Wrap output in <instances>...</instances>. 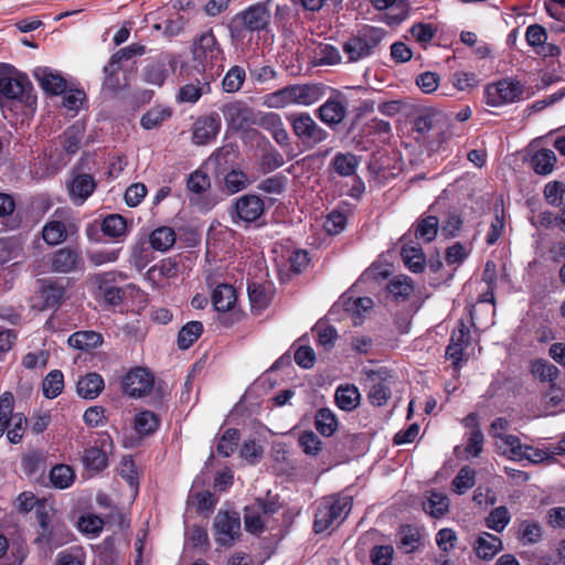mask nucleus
Here are the masks:
<instances>
[{
    "label": "nucleus",
    "mask_w": 565,
    "mask_h": 565,
    "mask_svg": "<svg viewBox=\"0 0 565 565\" xmlns=\"http://www.w3.org/2000/svg\"><path fill=\"white\" fill-rule=\"evenodd\" d=\"M274 0H262L236 12L226 24L232 46L243 53L256 52L262 34L271 29Z\"/></svg>",
    "instance_id": "nucleus-1"
},
{
    "label": "nucleus",
    "mask_w": 565,
    "mask_h": 565,
    "mask_svg": "<svg viewBox=\"0 0 565 565\" xmlns=\"http://www.w3.org/2000/svg\"><path fill=\"white\" fill-rule=\"evenodd\" d=\"M329 87L322 83L291 84L266 96V104L273 108L289 105L310 106L321 100Z\"/></svg>",
    "instance_id": "nucleus-2"
},
{
    "label": "nucleus",
    "mask_w": 565,
    "mask_h": 565,
    "mask_svg": "<svg viewBox=\"0 0 565 565\" xmlns=\"http://www.w3.org/2000/svg\"><path fill=\"white\" fill-rule=\"evenodd\" d=\"M353 505L350 495H330L323 498L317 505L313 520V531L319 534L332 526H339L347 518Z\"/></svg>",
    "instance_id": "nucleus-3"
},
{
    "label": "nucleus",
    "mask_w": 565,
    "mask_h": 565,
    "mask_svg": "<svg viewBox=\"0 0 565 565\" xmlns=\"http://www.w3.org/2000/svg\"><path fill=\"white\" fill-rule=\"evenodd\" d=\"M14 395L7 391L0 395V438L3 435L12 445L22 441L28 428V417L21 412H14Z\"/></svg>",
    "instance_id": "nucleus-4"
},
{
    "label": "nucleus",
    "mask_w": 565,
    "mask_h": 565,
    "mask_svg": "<svg viewBox=\"0 0 565 565\" xmlns=\"http://www.w3.org/2000/svg\"><path fill=\"white\" fill-rule=\"evenodd\" d=\"M386 32L382 28L364 25L356 34L350 36L342 45L349 63L369 57L384 39Z\"/></svg>",
    "instance_id": "nucleus-5"
},
{
    "label": "nucleus",
    "mask_w": 565,
    "mask_h": 565,
    "mask_svg": "<svg viewBox=\"0 0 565 565\" xmlns=\"http://www.w3.org/2000/svg\"><path fill=\"white\" fill-rule=\"evenodd\" d=\"M0 94L11 105H21L29 109H34L36 106L33 85L22 73H17L13 77L0 76Z\"/></svg>",
    "instance_id": "nucleus-6"
},
{
    "label": "nucleus",
    "mask_w": 565,
    "mask_h": 565,
    "mask_svg": "<svg viewBox=\"0 0 565 565\" xmlns=\"http://www.w3.org/2000/svg\"><path fill=\"white\" fill-rule=\"evenodd\" d=\"M212 305L218 312L217 321L225 328H232L243 319L242 310L236 308V289L230 284H218L211 296Z\"/></svg>",
    "instance_id": "nucleus-7"
},
{
    "label": "nucleus",
    "mask_w": 565,
    "mask_h": 565,
    "mask_svg": "<svg viewBox=\"0 0 565 565\" xmlns=\"http://www.w3.org/2000/svg\"><path fill=\"white\" fill-rule=\"evenodd\" d=\"M114 441L107 431L97 433L93 445L84 450L83 466L88 477H95L109 466L108 456L113 454Z\"/></svg>",
    "instance_id": "nucleus-8"
},
{
    "label": "nucleus",
    "mask_w": 565,
    "mask_h": 565,
    "mask_svg": "<svg viewBox=\"0 0 565 565\" xmlns=\"http://www.w3.org/2000/svg\"><path fill=\"white\" fill-rule=\"evenodd\" d=\"M295 136L308 148L326 141L330 135L308 113H295L287 117Z\"/></svg>",
    "instance_id": "nucleus-9"
},
{
    "label": "nucleus",
    "mask_w": 565,
    "mask_h": 565,
    "mask_svg": "<svg viewBox=\"0 0 565 565\" xmlns=\"http://www.w3.org/2000/svg\"><path fill=\"white\" fill-rule=\"evenodd\" d=\"M348 107L349 100L347 96L337 92L315 110V115L331 130L338 131L339 127L343 125L349 117Z\"/></svg>",
    "instance_id": "nucleus-10"
},
{
    "label": "nucleus",
    "mask_w": 565,
    "mask_h": 565,
    "mask_svg": "<svg viewBox=\"0 0 565 565\" xmlns=\"http://www.w3.org/2000/svg\"><path fill=\"white\" fill-rule=\"evenodd\" d=\"M191 52L193 60L202 70L224 60V51L212 29L193 40Z\"/></svg>",
    "instance_id": "nucleus-11"
},
{
    "label": "nucleus",
    "mask_w": 565,
    "mask_h": 565,
    "mask_svg": "<svg viewBox=\"0 0 565 565\" xmlns=\"http://www.w3.org/2000/svg\"><path fill=\"white\" fill-rule=\"evenodd\" d=\"M215 541L224 547H231L241 536V518L235 511H218L214 518Z\"/></svg>",
    "instance_id": "nucleus-12"
},
{
    "label": "nucleus",
    "mask_w": 565,
    "mask_h": 565,
    "mask_svg": "<svg viewBox=\"0 0 565 565\" xmlns=\"http://www.w3.org/2000/svg\"><path fill=\"white\" fill-rule=\"evenodd\" d=\"M223 117L234 131H245L255 124L256 113L243 100H234L221 107Z\"/></svg>",
    "instance_id": "nucleus-13"
},
{
    "label": "nucleus",
    "mask_w": 565,
    "mask_h": 565,
    "mask_svg": "<svg viewBox=\"0 0 565 565\" xmlns=\"http://www.w3.org/2000/svg\"><path fill=\"white\" fill-rule=\"evenodd\" d=\"M154 385L153 374L146 367L136 366L121 379L124 394L138 398L148 394Z\"/></svg>",
    "instance_id": "nucleus-14"
},
{
    "label": "nucleus",
    "mask_w": 565,
    "mask_h": 565,
    "mask_svg": "<svg viewBox=\"0 0 565 565\" xmlns=\"http://www.w3.org/2000/svg\"><path fill=\"white\" fill-rule=\"evenodd\" d=\"M50 268L54 273L70 274L84 269V258L78 247L66 246L49 256Z\"/></svg>",
    "instance_id": "nucleus-15"
},
{
    "label": "nucleus",
    "mask_w": 565,
    "mask_h": 565,
    "mask_svg": "<svg viewBox=\"0 0 565 565\" xmlns=\"http://www.w3.org/2000/svg\"><path fill=\"white\" fill-rule=\"evenodd\" d=\"M523 87L519 82L502 79L491 84L486 89V98L488 105L500 106L503 104L514 103L522 97Z\"/></svg>",
    "instance_id": "nucleus-16"
},
{
    "label": "nucleus",
    "mask_w": 565,
    "mask_h": 565,
    "mask_svg": "<svg viewBox=\"0 0 565 565\" xmlns=\"http://www.w3.org/2000/svg\"><path fill=\"white\" fill-rule=\"evenodd\" d=\"M222 121L217 113L199 117L192 125V141L204 146L214 141L221 131Z\"/></svg>",
    "instance_id": "nucleus-17"
},
{
    "label": "nucleus",
    "mask_w": 565,
    "mask_h": 565,
    "mask_svg": "<svg viewBox=\"0 0 565 565\" xmlns=\"http://www.w3.org/2000/svg\"><path fill=\"white\" fill-rule=\"evenodd\" d=\"M365 386L367 387V397L372 405L383 406L387 402L388 390V370L380 367L366 372Z\"/></svg>",
    "instance_id": "nucleus-18"
},
{
    "label": "nucleus",
    "mask_w": 565,
    "mask_h": 565,
    "mask_svg": "<svg viewBox=\"0 0 565 565\" xmlns=\"http://www.w3.org/2000/svg\"><path fill=\"white\" fill-rule=\"evenodd\" d=\"M73 540V534L68 527L60 521H53L47 524V527L40 529L34 543L44 545L49 548H57L70 543Z\"/></svg>",
    "instance_id": "nucleus-19"
},
{
    "label": "nucleus",
    "mask_w": 565,
    "mask_h": 565,
    "mask_svg": "<svg viewBox=\"0 0 565 565\" xmlns=\"http://www.w3.org/2000/svg\"><path fill=\"white\" fill-rule=\"evenodd\" d=\"M235 223L244 222V223H253L257 221L265 211V204L260 196L256 194H244L239 196L234 205Z\"/></svg>",
    "instance_id": "nucleus-20"
},
{
    "label": "nucleus",
    "mask_w": 565,
    "mask_h": 565,
    "mask_svg": "<svg viewBox=\"0 0 565 565\" xmlns=\"http://www.w3.org/2000/svg\"><path fill=\"white\" fill-rule=\"evenodd\" d=\"M95 178L89 173H77L67 183L71 201L75 205H82L96 190Z\"/></svg>",
    "instance_id": "nucleus-21"
},
{
    "label": "nucleus",
    "mask_w": 565,
    "mask_h": 565,
    "mask_svg": "<svg viewBox=\"0 0 565 565\" xmlns=\"http://www.w3.org/2000/svg\"><path fill=\"white\" fill-rule=\"evenodd\" d=\"M33 76L47 95L57 96L66 90V79L60 73L53 72L50 67H36L33 71Z\"/></svg>",
    "instance_id": "nucleus-22"
},
{
    "label": "nucleus",
    "mask_w": 565,
    "mask_h": 565,
    "mask_svg": "<svg viewBox=\"0 0 565 565\" xmlns=\"http://www.w3.org/2000/svg\"><path fill=\"white\" fill-rule=\"evenodd\" d=\"M424 535L419 526L405 524L396 533V547L405 554H412L423 545Z\"/></svg>",
    "instance_id": "nucleus-23"
},
{
    "label": "nucleus",
    "mask_w": 565,
    "mask_h": 565,
    "mask_svg": "<svg viewBox=\"0 0 565 565\" xmlns=\"http://www.w3.org/2000/svg\"><path fill=\"white\" fill-rule=\"evenodd\" d=\"M66 289L64 284L54 278L43 279L39 290L44 309L57 308L61 306Z\"/></svg>",
    "instance_id": "nucleus-24"
},
{
    "label": "nucleus",
    "mask_w": 565,
    "mask_h": 565,
    "mask_svg": "<svg viewBox=\"0 0 565 565\" xmlns=\"http://www.w3.org/2000/svg\"><path fill=\"white\" fill-rule=\"evenodd\" d=\"M85 134L86 124L84 120H76L71 126H68L58 137L63 151L68 156H74L81 149Z\"/></svg>",
    "instance_id": "nucleus-25"
},
{
    "label": "nucleus",
    "mask_w": 565,
    "mask_h": 565,
    "mask_svg": "<svg viewBox=\"0 0 565 565\" xmlns=\"http://www.w3.org/2000/svg\"><path fill=\"white\" fill-rule=\"evenodd\" d=\"M105 388L103 376L96 372H89L79 376L76 383V393L85 399H95Z\"/></svg>",
    "instance_id": "nucleus-26"
},
{
    "label": "nucleus",
    "mask_w": 565,
    "mask_h": 565,
    "mask_svg": "<svg viewBox=\"0 0 565 565\" xmlns=\"http://www.w3.org/2000/svg\"><path fill=\"white\" fill-rule=\"evenodd\" d=\"M374 301L370 297H343V308L352 319L354 326H360L365 315L372 310Z\"/></svg>",
    "instance_id": "nucleus-27"
},
{
    "label": "nucleus",
    "mask_w": 565,
    "mask_h": 565,
    "mask_svg": "<svg viewBox=\"0 0 565 565\" xmlns=\"http://www.w3.org/2000/svg\"><path fill=\"white\" fill-rule=\"evenodd\" d=\"M473 548L479 558L490 561L503 550V543L500 537L482 532L477 537Z\"/></svg>",
    "instance_id": "nucleus-28"
},
{
    "label": "nucleus",
    "mask_w": 565,
    "mask_h": 565,
    "mask_svg": "<svg viewBox=\"0 0 565 565\" xmlns=\"http://www.w3.org/2000/svg\"><path fill=\"white\" fill-rule=\"evenodd\" d=\"M361 279L370 284H379L385 292H388V262L385 253L374 262L361 276Z\"/></svg>",
    "instance_id": "nucleus-29"
},
{
    "label": "nucleus",
    "mask_w": 565,
    "mask_h": 565,
    "mask_svg": "<svg viewBox=\"0 0 565 565\" xmlns=\"http://www.w3.org/2000/svg\"><path fill=\"white\" fill-rule=\"evenodd\" d=\"M418 110L417 106L411 100H391V117H396L397 130L404 131V128L412 124Z\"/></svg>",
    "instance_id": "nucleus-30"
},
{
    "label": "nucleus",
    "mask_w": 565,
    "mask_h": 565,
    "mask_svg": "<svg viewBox=\"0 0 565 565\" xmlns=\"http://www.w3.org/2000/svg\"><path fill=\"white\" fill-rule=\"evenodd\" d=\"M211 93V84L206 76L202 79H196L195 83H190L181 86L177 95L179 103H196L203 95Z\"/></svg>",
    "instance_id": "nucleus-31"
},
{
    "label": "nucleus",
    "mask_w": 565,
    "mask_h": 565,
    "mask_svg": "<svg viewBox=\"0 0 565 565\" xmlns=\"http://www.w3.org/2000/svg\"><path fill=\"white\" fill-rule=\"evenodd\" d=\"M360 159L352 152H337L330 162V169L339 177H352L356 173Z\"/></svg>",
    "instance_id": "nucleus-32"
},
{
    "label": "nucleus",
    "mask_w": 565,
    "mask_h": 565,
    "mask_svg": "<svg viewBox=\"0 0 565 565\" xmlns=\"http://www.w3.org/2000/svg\"><path fill=\"white\" fill-rule=\"evenodd\" d=\"M404 265L412 273H423L426 267V256L418 244L404 245L401 249Z\"/></svg>",
    "instance_id": "nucleus-33"
},
{
    "label": "nucleus",
    "mask_w": 565,
    "mask_h": 565,
    "mask_svg": "<svg viewBox=\"0 0 565 565\" xmlns=\"http://www.w3.org/2000/svg\"><path fill=\"white\" fill-rule=\"evenodd\" d=\"M247 294L252 310L262 311L271 302V294L264 284L252 281L247 284Z\"/></svg>",
    "instance_id": "nucleus-34"
},
{
    "label": "nucleus",
    "mask_w": 565,
    "mask_h": 565,
    "mask_svg": "<svg viewBox=\"0 0 565 565\" xmlns=\"http://www.w3.org/2000/svg\"><path fill=\"white\" fill-rule=\"evenodd\" d=\"M177 241V234L172 227L160 226L149 234L150 247L158 252L169 250Z\"/></svg>",
    "instance_id": "nucleus-35"
},
{
    "label": "nucleus",
    "mask_w": 565,
    "mask_h": 565,
    "mask_svg": "<svg viewBox=\"0 0 565 565\" xmlns=\"http://www.w3.org/2000/svg\"><path fill=\"white\" fill-rule=\"evenodd\" d=\"M204 331L203 323L201 321H189L178 332L177 344L180 350L190 349L202 335Z\"/></svg>",
    "instance_id": "nucleus-36"
},
{
    "label": "nucleus",
    "mask_w": 565,
    "mask_h": 565,
    "mask_svg": "<svg viewBox=\"0 0 565 565\" xmlns=\"http://www.w3.org/2000/svg\"><path fill=\"white\" fill-rule=\"evenodd\" d=\"M172 116V109L168 106L156 105L147 110L141 119L140 125L146 130L158 128L163 121Z\"/></svg>",
    "instance_id": "nucleus-37"
},
{
    "label": "nucleus",
    "mask_w": 565,
    "mask_h": 565,
    "mask_svg": "<svg viewBox=\"0 0 565 565\" xmlns=\"http://www.w3.org/2000/svg\"><path fill=\"white\" fill-rule=\"evenodd\" d=\"M100 230L104 235L120 239L127 234V221L120 214H109L103 218Z\"/></svg>",
    "instance_id": "nucleus-38"
},
{
    "label": "nucleus",
    "mask_w": 565,
    "mask_h": 565,
    "mask_svg": "<svg viewBox=\"0 0 565 565\" xmlns=\"http://www.w3.org/2000/svg\"><path fill=\"white\" fill-rule=\"evenodd\" d=\"M64 390V374L61 370L50 371L42 381V393L47 399L56 398Z\"/></svg>",
    "instance_id": "nucleus-39"
},
{
    "label": "nucleus",
    "mask_w": 565,
    "mask_h": 565,
    "mask_svg": "<svg viewBox=\"0 0 565 565\" xmlns=\"http://www.w3.org/2000/svg\"><path fill=\"white\" fill-rule=\"evenodd\" d=\"M315 426L322 436L330 437L338 428V419L330 408L322 407L316 413Z\"/></svg>",
    "instance_id": "nucleus-40"
},
{
    "label": "nucleus",
    "mask_w": 565,
    "mask_h": 565,
    "mask_svg": "<svg viewBox=\"0 0 565 565\" xmlns=\"http://www.w3.org/2000/svg\"><path fill=\"white\" fill-rule=\"evenodd\" d=\"M50 481L56 489H67L75 481L73 468L65 463H57L50 471Z\"/></svg>",
    "instance_id": "nucleus-41"
},
{
    "label": "nucleus",
    "mask_w": 565,
    "mask_h": 565,
    "mask_svg": "<svg viewBox=\"0 0 565 565\" xmlns=\"http://www.w3.org/2000/svg\"><path fill=\"white\" fill-rule=\"evenodd\" d=\"M424 510L433 518H441L449 510V499L441 492L429 491L424 502Z\"/></svg>",
    "instance_id": "nucleus-42"
},
{
    "label": "nucleus",
    "mask_w": 565,
    "mask_h": 565,
    "mask_svg": "<svg viewBox=\"0 0 565 565\" xmlns=\"http://www.w3.org/2000/svg\"><path fill=\"white\" fill-rule=\"evenodd\" d=\"M42 237L49 245H58L66 241L67 230L62 221L51 220L42 228Z\"/></svg>",
    "instance_id": "nucleus-43"
},
{
    "label": "nucleus",
    "mask_w": 565,
    "mask_h": 565,
    "mask_svg": "<svg viewBox=\"0 0 565 565\" xmlns=\"http://www.w3.org/2000/svg\"><path fill=\"white\" fill-rule=\"evenodd\" d=\"M495 447L501 455L507 456L512 460H516L521 456L523 445L521 444L519 437L503 434L495 439Z\"/></svg>",
    "instance_id": "nucleus-44"
},
{
    "label": "nucleus",
    "mask_w": 565,
    "mask_h": 565,
    "mask_svg": "<svg viewBox=\"0 0 565 565\" xmlns=\"http://www.w3.org/2000/svg\"><path fill=\"white\" fill-rule=\"evenodd\" d=\"M102 342V334L95 331H77L68 339V343L72 347L85 351L97 348Z\"/></svg>",
    "instance_id": "nucleus-45"
},
{
    "label": "nucleus",
    "mask_w": 565,
    "mask_h": 565,
    "mask_svg": "<svg viewBox=\"0 0 565 565\" xmlns=\"http://www.w3.org/2000/svg\"><path fill=\"white\" fill-rule=\"evenodd\" d=\"M360 392L354 385L340 386L335 392V403L343 411H352L358 407Z\"/></svg>",
    "instance_id": "nucleus-46"
},
{
    "label": "nucleus",
    "mask_w": 565,
    "mask_h": 565,
    "mask_svg": "<svg viewBox=\"0 0 565 565\" xmlns=\"http://www.w3.org/2000/svg\"><path fill=\"white\" fill-rule=\"evenodd\" d=\"M160 417L151 411H141L135 417V429L141 435H151L160 426Z\"/></svg>",
    "instance_id": "nucleus-47"
},
{
    "label": "nucleus",
    "mask_w": 565,
    "mask_h": 565,
    "mask_svg": "<svg viewBox=\"0 0 565 565\" xmlns=\"http://www.w3.org/2000/svg\"><path fill=\"white\" fill-rule=\"evenodd\" d=\"M439 230V221L434 215H428L417 222L415 236L424 243H430L435 239Z\"/></svg>",
    "instance_id": "nucleus-48"
},
{
    "label": "nucleus",
    "mask_w": 565,
    "mask_h": 565,
    "mask_svg": "<svg viewBox=\"0 0 565 565\" xmlns=\"http://www.w3.org/2000/svg\"><path fill=\"white\" fill-rule=\"evenodd\" d=\"M266 523L267 519L253 504L245 507L244 524L247 532L258 536L266 530Z\"/></svg>",
    "instance_id": "nucleus-49"
},
{
    "label": "nucleus",
    "mask_w": 565,
    "mask_h": 565,
    "mask_svg": "<svg viewBox=\"0 0 565 565\" xmlns=\"http://www.w3.org/2000/svg\"><path fill=\"white\" fill-rule=\"evenodd\" d=\"M241 439V431L237 428H227L224 430L216 446V451L222 457L232 456Z\"/></svg>",
    "instance_id": "nucleus-50"
},
{
    "label": "nucleus",
    "mask_w": 565,
    "mask_h": 565,
    "mask_svg": "<svg viewBox=\"0 0 565 565\" xmlns=\"http://www.w3.org/2000/svg\"><path fill=\"white\" fill-rule=\"evenodd\" d=\"M414 292V281L406 275H396L391 278V296L396 300H406Z\"/></svg>",
    "instance_id": "nucleus-51"
},
{
    "label": "nucleus",
    "mask_w": 565,
    "mask_h": 565,
    "mask_svg": "<svg viewBox=\"0 0 565 565\" xmlns=\"http://www.w3.org/2000/svg\"><path fill=\"white\" fill-rule=\"evenodd\" d=\"M532 167L537 174H550L555 166L556 156L550 149H542L532 157Z\"/></svg>",
    "instance_id": "nucleus-52"
},
{
    "label": "nucleus",
    "mask_w": 565,
    "mask_h": 565,
    "mask_svg": "<svg viewBox=\"0 0 565 565\" xmlns=\"http://www.w3.org/2000/svg\"><path fill=\"white\" fill-rule=\"evenodd\" d=\"M246 79V72L239 65L232 66L222 81V88L226 93L238 92Z\"/></svg>",
    "instance_id": "nucleus-53"
},
{
    "label": "nucleus",
    "mask_w": 565,
    "mask_h": 565,
    "mask_svg": "<svg viewBox=\"0 0 565 565\" xmlns=\"http://www.w3.org/2000/svg\"><path fill=\"white\" fill-rule=\"evenodd\" d=\"M476 483V470L469 466L462 467L457 476L454 478L451 486L454 492L463 494L467 490L471 489Z\"/></svg>",
    "instance_id": "nucleus-54"
},
{
    "label": "nucleus",
    "mask_w": 565,
    "mask_h": 565,
    "mask_svg": "<svg viewBox=\"0 0 565 565\" xmlns=\"http://www.w3.org/2000/svg\"><path fill=\"white\" fill-rule=\"evenodd\" d=\"M519 539L524 545L535 544L541 540V525L532 520H524L519 525Z\"/></svg>",
    "instance_id": "nucleus-55"
},
{
    "label": "nucleus",
    "mask_w": 565,
    "mask_h": 565,
    "mask_svg": "<svg viewBox=\"0 0 565 565\" xmlns=\"http://www.w3.org/2000/svg\"><path fill=\"white\" fill-rule=\"evenodd\" d=\"M531 373L542 382H553L559 370L546 360H535L531 364Z\"/></svg>",
    "instance_id": "nucleus-56"
},
{
    "label": "nucleus",
    "mask_w": 565,
    "mask_h": 565,
    "mask_svg": "<svg viewBox=\"0 0 565 565\" xmlns=\"http://www.w3.org/2000/svg\"><path fill=\"white\" fill-rule=\"evenodd\" d=\"M284 163L282 154L274 147H270V149L265 151L260 157L259 171L263 174H267L282 167Z\"/></svg>",
    "instance_id": "nucleus-57"
},
{
    "label": "nucleus",
    "mask_w": 565,
    "mask_h": 565,
    "mask_svg": "<svg viewBox=\"0 0 565 565\" xmlns=\"http://www.w3.org/2000/svg\"><path fill=\"white\" fill-rule=\"evenodd\" d=\"M511 520L509 510L505 507H498L493 509L486 519L487 527L502 532Z\"/></svg>",
    "instance_id": "nucleus-58"
},
{
    "label": "nucleus",
    "mask_w": 565,
    "mask_h": 565,
    "mask_svg": "<svg viewBox=\"0 0 565 565\" xmlns=\"http://www.w3.org/2000/svg\"><path fill=\"white\" fill-rule=\"evenodd\" d=\"M158 273L160 278H174L179 273L178 257H167L161 259L158 264L149 269V275Z\"/></svg>",
    "instance_id": "nucleus-59"
},
{
    "label": "nucleus",
    "mask_w": 565,
    "mask_h": 565,
    "mask_svg": "<svg viewBox=\"0 0 565 565\" xmlns=\"http://www.w3.org/2000/svg\"><path fill=\"white\" fill-rule=\"evenodd\" d=\"M288 178L282 173H276L264 179L257 185V189L268 194H281L287 186Z\"/></svg>",
    "instance_id": "nucleus-60"
},
{
    "label": "nucleus",
    "mask_w": 565,
    "mask_h": 565,
    "mask_svg": "<svg viewBox=\"0 0 565 565\" xmlns=\"http://www.w3.org/2000/svg\"><path fill=\"white\" fill-rule=\"evenodd\" d=\"M168 77V70L164 63L156 62L149 64L143 70V79L157 86H162Z\"/></svg>",
    "instance_id": "nucleus-61"
},
{
    "label": "nucleus",
    "mask_w": 565,
    "mask_h": 565,
    "mask_svg": "<svg viewBox=\"0 0 565 565\" xmlns=\"http://www.w3.org/2000/svg\"><path fill=\"white\" fill-rule=\"evenodd\" d=\"M104 520L95 514H83L78 520V530L92 536H97L103 531Z\"/></svg>",
    "instance_id": "nucleus-62"
},
{
    "label": "nucleus",
    "mask_w": 565,
    "mask_h": 565,
    "mask_svg": "<svg viewBox=\"0 0 565 565\" xmlns=\"http://www.w3.org/2000/svg\"><path fill=\"white\" fill-rule=\"evenodd\" d=\"M544 196L548 204L561 206L565 201V184L559 181L548 182L544 188Z\"/></svg>",
    "instance_id": "nucleus-63"
},
{
    "label": "nucleus",
    "mask_w": 565,
    "mask_h": 565,
    "mask_svg": "<svg viewBox=\"0 0 565 565\" xmlns=\"http://www.w3.org/2000/svg\"><path fill=\"white\" fill-rule=\"evenodd\" d=\"M85 555L82 547H71L61 551L56 556L55 565H84Z\"/></svg>",
    "instance_id": "nucleus-64"
}]
</instances>
